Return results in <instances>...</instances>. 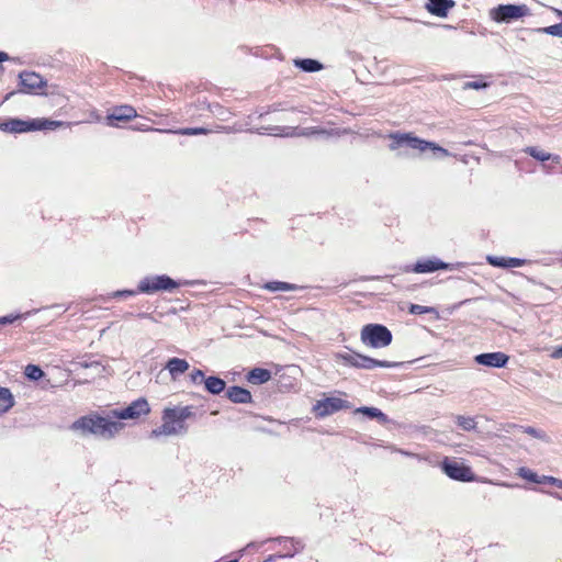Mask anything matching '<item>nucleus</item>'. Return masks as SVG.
I'll return each mask as SVG.
<instances>
[{
    "mask_svg": "<svg viewBox=\"0 0 562 562\" xmlns=\"http://www.w3.org/2000/svg\"><path fill=\"white\" fill-rule=\"evenodd\" d=\"M124 425L113 417L111 411L106 417L99 415L85 416L71 425V429L80 430L82 434H92L103 438H112L123 429Z\"/></svg>",
    "mask_w": 562,
    "mask_h": 562,
    "instance_id": "1",
    "label": "nucleus"
},
{
    "mask_svg": "<svg viewBox=\"0 0 562 562\" xmlns=\"http://www.w3.org/2000/svg\"><path fill=\"white\" fill-rule=\"evenodd\" d=\"M390 137L393 140L389 146L391 150H396L401 147H407L412 149H418L423 153L427 149H431L437 157L449 156V151L438 146L436 143L414 137L411 134L394 133L391 134Z\"/></svg>",
    "mask_w": 562,
    "mask_h": 562,
    "instance_id": "2",
    "label": "nucleus"
},
{
    "mask_svg": "<svg viewBox=\"0 0 562 562\" xmlns=\"http://www.w3.org/2000/svg\"><path fill=\"white\" fill-rule=\"evenodd\" d=\"M360 338L363 345L371 348H383L392 342V333L381 324H368L362 327Z\"/></svg>",
    "mask_w": 562,
    "mask_h": 562,
    "instance_id": "3",
    "label": "nucleus"
},
{
    "mask_svg": "<svg viewBox=\"0 0 562 562\" xmlns=\"http://www.w3.org/2000/svg\"><path fill=\"white\" fill-rule=\"evenodd\" d=\"M342 363L358 368L371 370L374 368H395L398 367V362H392L386 360H376L371 357L358 353V352H344L337 353L336 356Z\"/></svg>",
    "mask_w": 562,
    "mask_h": 562,
    "instance_id": "4",
    "label": "nucleus"
},
{
    "mask_svg": "<svg viewBox=\"0 0 562 562\" xmlns=\"http://www.w3.org/2000/svg\"><path fill=\"white\" fill-rule=\"evenodd\" d=\"M530 14V9L526 4H499L490 12L492 20L497 23H510Z\"/></svg>",
    "mask_w": 562,
    "mask_h": 562,
    "instance_id": "5",
    "label": "nucleus"
},
{
    "mask_svg": "<svg viewBox=\"0 0 562 562\" xmlns=\"http://www.w3.org/2000/svg\"><path fill=\"white\" fill-rule=\"evenodd\" d=\"M178 286L179 283L166 274L150 276L139 281L138 292L150 294L157 291H172Z\"/></svg>",
    "mask_w": 562,
    "mask_h": 562,
    "instance_id": "6",
    "label": "nucleus"
},
{
    "mask_svg": "<svg viewBox=\"0 0 562 562\" xmlns=\"http://www.w3.org/2000/svg\"><path fill=\"white\" fill-rule=\"evenodd\" d=\"M150 407L146 398L140 397L132 402L127 407L111 409V417L114 419H138L149 414Z\"/></svg>",
    "mask_w": 562,
    "mask_h": 562,
    "instance_id": "7",
    "label": "nucleus"
},
{
    "mask_svg": "<svg viewBox=\"0 0 562 562\" xmlns=\"http://www.w3.org/2000/svg\"><path fill=\"white\" fill-rule=\"evenodd\" d=\"M441 469L443 473L452 480L460 482L474 481V473L471 468L456 460L446 458L441 463Z\"/></svg>",
    "mask_w": 562,
    "mask_h": 562,
    "instance_id": "8",
    "label": "nucleus"
},
{
    "mask_svg": "<svg viewBox=\"0 0 562 562\" xmlns=\"http://www.w3.org/2000/svg\"><path fill=\"white\" fill-rule=\"evenodd\" d=\"M344 408H349L347 401L339 397H326L322 401H317L313 411L317 417H326Z\"/></svg>",
    "mask_w": 562,
    "mask_h": 562,
    "instance_id": "9",
    "label": "nucleus"
},
{
    "mask_svg": "<svg viewBox=\"0 0 562 562\" xmlns=\"http://www.w3.org/2000/svg\"><path fill=\"white\" fill-rule=\"evenodd\" d=\"M454 265L453 263H447L438 258H425L418 260L414 267L412 268V271L415 273H430L438 270H453Z\"/></svg>",
    "mask_w": 562,
    "mask_h": 562,
    "instance_id": "10",
    "label": "nucleus"
},
{
    "mask_svg": "<svg viewBox=\"0 0 562 562\" xmlns=\"http://www.w3.org/2000/svg\"><path fill=\"white\" fill-rule=\"evenodd\" d=\"M21 92L36 93L38 89L46 86V81L36 72L22 71L19 75Z\"/></svg>",
    "mask_w": 562,
    "mask_h": 562,
    "instance_id": "11",
    "label": "nucleus"
},
{
    "mask_svg": "<svg viewBox=\"0 0 562 562\" xmlns=\"http://www.w3.org/2000/svg\"><path fill=\"white\" fill-rule=\"evenodd\" d=\"M509 360V357L501 351L480 353L474 357L477 364L490 368H504Z\"/></svg>",
    "mask_w": 562,
    "mask_h": 562,
    "instance_id": "12",
    "label": "nucleus"
},
{
    "mask_svg": "<svg viewBox=\"0 0 562 562\" xmlns=\"http://www.w3.org/2000/svg\"><path fill=\"white\" fill-rule=\"evenodd\" d=\"M34 120L24 121L21 119H10L4 122H0V131L7 133H25L35 131Z\"/></svg>",
    "mask_w": 562,
    "mask_h": 562,
    "instance_id": "13",
    "label": "nucleus"
},
{
    "mask_svg": "<svg viewBox=\"0 0 562 562\" xmlns=\"http://www.w3.org/2000/svg\"><path fill=\"white\" fill-rule=\"evenodd\" d=\"M171 417L172 415L169 413L167 407L162 412V424L161 426L155 428L151 430L149 437L150 438H158L159 436H173L179 435V428H176V425L171 424Z\"/></svg>",
    "mask_w": 562,
    "mask_h": 562,
    "instance_id": "14",
    "label": "nucleus"
},
{
    "mask_svg": "<svg viewBox=\"0 0 562 562\" xmlns=\"http://www.w3.org/2000/svg\"><path fill=\"white\" fill-rule=\"evenodd\" d=\"M171 417L172 415L169 413L167 407L162 412V424L161 426L155 428L151 430L149 437L150 438H158L159 436H173L179 435V428H176V425L171 424Z\"/></svg>",
    "mask_w": 562,
    "mask_h": 562,
    "instance_id": "15",
    "label": "nucleus"
},
{
    "mask_svg": "<svg viewBox=\"0 0 562 562\" xmlns=\"http://www.w3.org/2000/svg\"><path fill=\"white\" fill-rule=\"evenodd\" d=\"M137 115L136 110L131 105H121L115 108L111 114L106 116L108 123L111 126L115 125V122H126Z\"/></svg>",
    "mask_w": 562,
    "mask_h": 562,
    "instance_id": "16",
    "label": "nucleus"
},
{
    "mask_svg": "<svg viewBox=\"0 0 562 562\" xmlns=\"http://www.w3.org/2000/svg\"><path fill=\"white\" fill-rule=\"evenodd\" d=\"M454 4L453 0H428L426 9L432 15L446 18Z\"/></svg>",
    "mask_w": 562,
    "mask_h": 562,
    "instance_id": "17",
    "label": "nucleus"
},
{
    "mask_svg": "<svg viewBox=\"0 0 562 562\" xmlns=\"http://www.w3.org/2000/svg\"><path fill=\"white\" fill-rule=\"evenodd\" d=\"M226 396L231 402L237 404H247L252 401L251 393L247 389L237 385L229 386L226 391Z\"/></svg>",
    "mask_w": 562,
    "mask_h": 562,
    "instance_id": "18",
    "label": "nucleus"
},
{
    "mask_svg": "<svg viewBox=\"0 0 562 562\" xmlns=\"http://www.w3.org/2000/svg\"><path fill=\"white\" fill-rule=\"evenodd\" d=\"M189 367L190 364L187 360L176 357L170 358L166 363V369L169 371L172 380H177Z\"/></svg>",
    "mask_w": 562,
    "mask_h": 562,
    "instance_id": "19",
    "label": "nucleus"
},
{
    "mask_svg": "<svg viewBox=\"0 0 562 562\" xmlns=\"http://www.w3.org/2000/svg\"><path fill=\"white\" fill-rule=\"evenodd\" d=\"M271 379V372L263 368H254L247 374V381L251 384L260 385Z\"/></svg>",
    "mask_w": 562,
    "mask_h": 562,
    "instance_id": "20",
    "label": "nucleus"
},
{
    "mask_svg": "<svg viewBox=\"0 0 562 562\" xmlns=\"http://www.w3.org/2000/svg\"><path fill=\"white\" fill-rule=\"evenodd\" d=\"M356 414H362L370 419H376L381 425L389 423V417L376 407L362 406L355 411Z\"/></svg>",
    "mask_w": 562,
    "mask_h": 562,
    "instance_id": "21",
    "label": "nucleus"
},
{
    "mask_svg": "<svg viewBox=\"0 0 562 562\" xmlns=\"http://www.w3.org/2000/svg\"><path fill=\"white\" fill-rule=\"evenodd\" d=\"M272 541H277L281 543L282 541H290L292 546V550H288L284 554H279L280 559L283 558H293L296 553L301 552L304 549V543L302 540L296 538L289 537H276L271 539Z\"/></svg>",
    "mask_w": 562,
    "mask_h": 562,
    "instance_id": "22",
    "label": "nucleus"
},
{
    "mask_svg": "<svg viewBox=\"0 0 562 562\" xmlns=\"http://www.w3.org/2000/svg\"><path fill=\"white\" fill-rule=\"evenodd\" d=\"M294 66L305 72H316L324 68L321 61L312 58L294 59Z\"/></svg>",
    "mask_w": 562,
    "mask_h": 562,
    "instance_id": "23",
    "label": "nucleus"
},
{
    "mask_svg": "<svg viewBox=\"0 0 562 562\" xmlns=\"http://www.w3.org/2000/svg\"><path fill=\"white\" fill-rule=\"evenodd\" d=\"M204 386L209 393H211L213 395H217L225 390L226 383L221 378L209 376V378H205Z\"/></svg>",
    "mask_w": 562,
    "mask_h": 562,
    "instance_id": "24",
    "label": "nucleus"
},
{
    "mask_svg": "<svg viewBox=\"0 0 562 562\" xmlns=\"http://www.w3.org/2000/svg\"><path fill=\"white\" fill-rule=\"evenodd\" d=\"M14 405L12 393L7 387H0V414L8 412Z\"/></svg>",
    "mask_w": 562,
    "mask_h": 562,
    "instance_id": "25",
    "label": "nucleus"
},
{
    "mask_svg": "<svg viewBox=\"0 0 562 562\" xmlns=\"http://www.w3.org/2000/svg\"><path fill=\"white\" fill-rule=\"evenodd\" d=\"M169 413L173 417L182 418L187 420L194 416V407L193 406H177V407H167Z\"/></svg>",
    "mask_w": 562,
    "mask_h": 562,
    "instance_id": "26",
    "label": "nucleus"
},
{
    "mask_svg": "<svg viewBox=\"0 0 562 562\" xmlns=\"http://www.w3.org/2000/svg\"><path fill=\"white\" fill-rule=\"evenodd\" d=\"M263 288L271 292L277 291H294L296 290V285L288 282L282 281H271L263 285Z\"/></svg>",
    "mask_w": 562,
    "mask_h": 562,
    "instance_id": "27",
    "label": "nucleus"
},
{
    "mask_svg": "<svg viewBox=\"0 0 562 562\" xmlns=\"http://www.w3.org/2000/svg\"><path fill=\"white\" fill-rule=\"evenodd\" d=\"M525 151L530 155L532 158L537 159V160H540V161H547L549 159L552 158V155L544 151V150H541L537 147H527L525 149ZM553 160L555 161H559V157L558 156H554L553 157Z\"/></svg>",
    "mask_w": 562,
    "mask_h": 562,
    "instance_id": "28",
    "label": "nucleus"
},
{
    "mask_svg": "<svg viewBox=\"0 0 562 562\" xmlns=\"http://www.w3.org/2000/svg\"><path fill=\"white\" fill-rule=\"evenodd\" d=\"M34 123H35V127H34L35 131L55 130L56 127L61 126L64 124L63 122H59V121H52V120H46V119H42V120L35 119Z\"/></svg>",
    "mask_w": 562,
    "mask_h": 562,
    "instance_id": "29",
    "label": "nucleus"
},
{
    "mask_svg": "<svg viewBox=\"0 0 562 562\" xmlns=\"http://www.w3.org/2000/svg\"><path fill=\"white\" fill-rule=\"evenodd\" d=\"M457 425L465 431L474 430L476 428V422L473 417H465L458 415L456 417Z\"/></svg>",
    "mask_w": 562,
    "mask_h": 562,
    "instance_id": "30",
    "label": "nucleus"
},
{
    "mask_svg": "<svg viewBox=\"0 0 562 562\" xmlns=\"http://www.w3.org/2000/svg\"><path fill=\"white\" fill-rule=\"evenodd\" d=\"M558 14L562 16V11H558ZM537 32L562 37V22L550 26L540 27L537 30Z\"/></svg>",
    "mask_w": 562,
    "mask_h": 562,
    "instance_id": "31",
    "label": "nucleus"
},
{
    "mask_svg": "<svg viewBox=\"0 0 562 562\" xmlns=\"http://www.w3.org/2000/svg\"><path fill=\"white\" fill-rule=\"evenodd\" d=\"M24 374L27 379H30L32 381H37L44 375V372L36 364H27L25 367Z\"/></svg>",
    "mask_w": 562,
    "mask_h": 562,
    "instance_id": "32",
    "label": "nucleus"
},
{
    "mask_svg": "<svg viewBox=\"0 0 562 562\" xmlns=\"http://www.w3.org/2000/svg\"><path fill=\"white\" fill-rule=\"evenodd\" d=\"M518 428L522 432H525V434H527V435H529V436H531L533 438H537V439H540V440H543V441H548L549 440V438H548V436H547V434L544 431H542L540 429H537L535 427H531V426H518Z\"/></svg>",
    "mask_w": 562,
    "mask_h": 562,
    "instance_id": "33",
    "label": "nucleus"
},
{
    "mask_svg": "<svg viewBox=\"0 0 562 562\" xmlns=\"http://www.w3.org/2000/svg\"><path fill=\"white\" fill-rule=\"evenodd\" d=\"M517 475L520 476L521 479H525L529 482H532V483H537L538 484V479H539V475L531 471L530 469L528 468H525V467H521L518 469L517 471Z\"/></svg>",
    "mask_w": 562,
    "mask_h": 562,
    "instance_id": "34",
    "label": "nucleus"
},
{
    "mask_svg": "<svg viewBox=\"0 0 562 562\" xmlns=\"http://www.w3.org/2000/svg\"><path fill=\"white\" fill-rule=\"evenodd\" d=\"M487 261L493 267L507 268V257L488 256Z\"/></svg>",
    "mask_w": 562,
    "mask_h": 562,
    "instance_id": "35",
    "label": "nucleus"
},
{
    "mask_svg": "<svg viewBox=\"0 0 562 562\" xmlns=\"http://www.w3.org/2000/svg\"><path fill=\"white\" fill-rule=\"evenodd\" d=\"M190 380L192 383L194 384H200V383H204L205 381V374L202 370L200 369H194L191 373H190Z\"/></svg>",
    "mask_w": 562,
    "mask_h": 562,
    "instance_id": "36",
    "label": "nucleus"
},
{
    "mask_svg": "<svg viewBox=\"0 0 562 562\" xmlns=\"http://www.w3.org/2000/svg\"><path fill=\"white\" fill-rule=\"evenodd\" d=\"M434 308L428 306H423L418 304H412L409 306V313L415 315H422L426 313H430Z\"/></svg>",
    "mask_w": 562,
    "mask_h": 562,
    "instance_id": "37",
    "label": "nucleus"
},
{
    "mask_svg": "<svg viewBox=\"0 0 562 562\" xmlns=\"http://www.w3.org/2000/svg\"><path fill=\"white\" fill-rule=\"evenodd\" d=\"M171 424L176 425V428H179V434H186L188 431V427L186 425V420L178 417H171Z\"/></svg>",
    "mask_w": 562,
    "mask_h": 562,
    "instance_id": "38",
    "label": "nucleus"
},
{
    "mask_svg": "<svg viewBox=\"0 0 562 562\" xmlns=\"http://www.w3.org/2000/svg\"><path fill=\"white\" fill-rule=\"evenodd\" d=\"M207 131L205 128H202V127H188V128H182L179 131L180 134L182 135H198V134H205Z\"/></svg>",
    "mask_w": 562,
    "mask_h": 562,
    "instance_id": "39",
    "label": "nucleus"
},
{
    "mask_svg": "<svg viewBox=\"0 0 562 562\" xmlns=\"http://www.w3.org/2000/svg\"><path fill=\"white\" fill-rule=\"evenodd\" d=\"M138 292V289L136 291L134 290H119L112 293V297L120 299V297H130L135 295Z\"/></svg>",
    "mask_w": 562,
    "mask_h": 562,
    "instance_id": "40",
    "label": "nucleus"
},
{
    "mask_svg": "<svg viewBox=\"0 0 562 562\" xmlns=\"http://www.w3.org/2000/svg\"><path fill=\"white\" fill-rule=\"evenodd\" d=\"M507 268L522 267L526 263L525 259L507 257Z\"/></svg>",
    "mask_w": 562,
    "mask_h": 562,
    "instance_id": "41",
    "label": "nucleus"
},
{
    "mask_svg": "<svg viewBox=\"0 0 562 562\" xmlns=\"http://www.w3.org/2000/svg\"><path fill=\"white\" fill-rule=\"evenodd\" d=\"M22 315L21 314H18V315H5V316H1L0 317V325H9V324H12L14 321L21 318Z\"/></svg>",
    "mask_w": 562,
    "mask_h": 562,
    "instance_id": "42",
    "label": "nucleus"
},
{
    "mask_svg": "<svg viewBox=\"0 0 562 562\" xmlns=\"http://www.w3.org/2000/svg\"><path fill=\"white\" fill-rule=\"evenodd\" d=\"M487 87V83L485 82H479V81H469L464 83L465 89H481Z\"/></svg>",
    "mask_w": 562,
    "mask_h": 562,
    "instance_id": "43",
    "label": "nucleus"
},
{
    "mask_svg": "<svg viewBox=\"0 0 562 562\" xmlns=\"http://www.w3.org/2000/svg\"><path fill=\"white\" fill-rule=\"evenodd\" d=\"M314 134H325V131L318 130L316 127L304 128L300 135L308 136Z\"/></svg>",
    "mask_w": 562,
    "mask_h": 562,
    "instance_id": "44",
    "label": "nucleus"
},
{
    "mask_svg": "<svg viewBox=\"0 0 562 562\" xmlns=\"http://www.w3.org/2000/svg\"><path fill=\"white\" fill-rule=\"evenodd\" d=\"M538 481H539L538 484L548 483V484L552 485L553 476L542 475V476H539Z\"/></svg>",
    "mask_w": 562,
    "mask_h": 562,
    "instance_id": "45",
    "label": "nucleus"
},
{
    "mask_svg": "<svg viewBox=\"0 0 562 562\" xmlns=\"http://www.w3.org/2000/svg\"><path fill=\"white\" fill-rule=\"evenodd\" d=\"M137 317L138 318H146V319H150L153 322H156V319L154 318V316L149 313H138L137 314Z\"/></svg>",
    "mask_w": 562,
    "mask_h": 562,
    "instance_id": "46",
    "label": "nucleus"
},
{
    "mask_svg": "<svg viewBox=\"0 0 562 562\" xmlns=\"http://www.w3.org/2000/svg\"><path fill=\"white\" fill-rule=\"evenodd\" d=\"M552 357L553 358H562V346L557 348L553 352H552Z\"/></svg>",
    "mask_w": 562,
    "mask_h": 562,
    "instance_id": "47",
    "label": "nucleus"
},
{
    "mask_svg": "<svg viewBox=\"0 0 562 562\" xmlns=\"http://www.w3.org/2000/svg\"><path fill=\"white\" fill-rule=\"evenodd\" d=\"M552 485L562 488V480L553 477Z\"/></svg>",
    "mask_w": 562,
    "mask_h": 562,
    "instance_id": "48",
    "label": "nucleus"
},
{
    "mask_svg": "<svg viewBox=\"0 0 562 562\" xmlns=\"http://www.w3.org/2000/svg\"><path fill=\"white\" fill-rule=\"evenodd\" d=\"M9 59V55L4 52H0V63H3Z\"/></svg>",
    "mask_w": 562,
    "mask_h": 562,
    "instance_id": "49",
    "label": "nucleus"
},
{
    "mask_svg": "<svg viewBox=\"0 0 562 562\" xmlns=\"http://www.w3.org/2000/svg\"><path fill=\"white\" fill-rule=\"evenodd\" d=\"M280 558L279 554L278 555H269L263 562H276V560Z\"/></svg>",
    "mask_w": 562,
    "mask_h": 562,
    "instance_id": "50",
    "label": "nucleus"
},
{
    "mask_svg": "<svg viewBox=\"0 0 562 562\" xmlns=\"http://www.w3.org/2000/svg\"><path fill=\"white\" fill-rule=\"evenodd\" d=\"M278 130H279V127H272V128H270V131H272V132L278 131Z\"/></svg>",
    "mask_w": 562,
    "mask_h": 562,
    "instance_id": "51",
    "label": "nucleus"
},
{
    "mask_svg": "<svg viewBox=\"0 0 562 562\" xmlns=\"http://www.w3.org/2000/svg\"><path fill=\"white\" fill-rule=\"evenodd\" d=\"M252 546H255V543H254V542H250L249 544H247V547H246V548H249V547H252Z\"/></svg>",
    "mask_w": 562,
    "mask_h": 562,
    "instance_id": "52",
    "label": "nucleus"
}]
</instances>
